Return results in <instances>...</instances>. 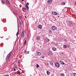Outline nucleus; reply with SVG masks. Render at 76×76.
Wrapping results in <instances>:
<instances>
[{
	"label": "nucleus",
	"instance_id": "c9c22d12",
	"mask_svg": "<svg viewBox=\"0 0 76 76\" xmlns=\"http://www.w3.org/2000/svg\"><path fill=\"white\" fill-rule=\"evenodd\" d=\"M18 35H19L18 34H16V36H18Z\"/></svg>",
	"mask_w": 76,
	"mask_h": 76
},
{
	"label": "nucleus",
	"instance_id": "ea45409f",
	"mask_svg": "<svg viewBox=\"0 0 76 76\" xmlns=\"http://www.w3.org/2000/svg\"><path fill=\"white\" fill-rule=\"evenodd\" d=\"M13 12L14 13H15V12H16V11H13Z\"/></svg>",
	"mask_w": 76,
	"mask_h": 76
},
{
	"label": "nucleus",
	"instance_id": "a878e982",
	"mask_svg": "<svg viewBox=\"0 0 76 76\" xmlns=\"http://www.w3.org/2000/svg\"><path fill=\"white\" fill-rule=\"evenodd\" d=\"M26 54H29V51H28L26 52Z\"/></svg>",
	"mask_w": 76,
	"mask_h": 76
},
{
	"label": "nucleus",
	"instance_id": "a211bd4d",
	"mask_svg": "<svg viewBox=\"0 0 76 76\" xmlns=\"http://www.w3.org/2000/svg\"><path fill=\"white\" fill-rule=\"evenodd\" d=\"M65 4H66V3H65V2H62V3L61 4L62 5H65Z\"/></svg>",
	"mask_w": 76,
	"mask_h": 76
},
{
	"label": "nucleus",
	"instance_id": "4be33fe9",
	"mask_svg": "<svg viewBox=\"0 0 76 76\" xmlns=\"http://www.w3.org/2000/svg\"><path fill=\"white\" fill-rule=\"evenodd\" d=\"M26 40H25L24 43V44L25 45L26 44Z\"/></svg>",
	"mask_w": 76,
	"mask_h": 76
},
{
	"label": "nucleus",
	"instance_id": "9b49d317",
	"mask_svg": "<svg viewBox=\"0 0 76 76\" xmlns=\"http://www.w3.org/2000/svg\"><path fill=\"white\" fill-rule=\"evenodd\" d=\"M52 50H53V51H56L57 49L56 48H54V47H53L52 48Z\"/></svg>",
	"mask_w": 76,
	"mask_h": 76
},
{
	"label": "nucleus",
	"instance_id": "20e7f679",
	"mask_svg": "<svg viewBox=\"0 0 76 76\" xmlns=\"http://www.w3.org/2000/svg\"><path fill=\"white\" fill-rule=\"evenodd\" d=\"M25 34V30H23L22 31V33L21 34V37L22 38H23L24 37V35Z\"/></svg>",
	"mask_w": 76,
	"mask_h": 76
},
{
	"label": "nucleus",
	"instance_id": "393cba45",
	"mask_svg": "<svg viewBox=\"0 0 76 76\" xmlns=\"http://www.w3.org/2000/svg\"><path fill=\"white\" fill-rule=\"evenodd\" d=\"M17 72H18V75H20V72L18 71H17Z\"/></svg>",
	"mask_w": 76,
	"mask_h": 76
},
{
	"label": "nucleus",
	"instance_id": "f8f14e48",
	"mask_svg": "<svg viewBox=\"0 0 76 76\" xmlns=\"http://www.w3.org/2000/svg\"><path fill=\"white\" fill-rule=\"evenodd\" d=\"M63 47L64 48H67V46L66 45H64L63 46Z\"/></svg>",
	"mask_w": 76,
	"mask_h": 76
},
{
	"label": "nucleus",
	"instance_id": "b1692460",
	"mask_svg": "<svg viewBox=\"0 0 76 76\" xmlns=\"http://www.w3.org/2000/svg\"><path fill=\"white\" fill-rule=\"evenodd\" d=\"M42 58H45V56H42Z\"/></svg>",
	"mask_w": 76,
	"mask_h": 76
},
{
	"label": "nucleus",
	"instance_id": "39448f33",
	"mask_svg": "<svg viewBox=\"0 0 76 76\" xmlns=\"http://www.w3.org/2000/svg\"><path fill=\"white\" fill-rule=\"evenodd\" d=\"M53 54V52L51 51H49L48 52V55H51Z\"/></svg>",
	"mask_w": 76,
	"mask_h": 76
},
{
	"label": "nucleus",
	"instance_id": "f257e3e1",
	"mask_svg": "<svg viewBox=\"0 0 76 76\" xmlns=\"http://www.w3.org/2000/svg\"><path fill=\"white\" fill-rule=\"evenodd\" d=\"M26 6L25 7H23L22 8V10H23V11H25V10H26V9H27V10H28L29 9V7H28V5L27 4H26Z\"/></svg>",
	"mask_w": 76,
	"mask_h": 76
},
{
	"label": "nucleus",
	"instance_id": "412c9836",
	"mask_svg": "<svg viewBox=\"0 0 76 76\" xmlns=\"http://www.w3.org/2000/svg\"><path fill=\"white\" fill-rule=\"evenodd\" d=\"M38 67H39V65H38V64H37V68H38Z\"/></svg>",
	"mask_w": 76,
	"mask_h": 76
},
{
	"label": "nucleus",
	"instance_id": "2f4dec72",
	"mask_svg": "<svg viewBox=\"0 0 76 76\" xmlns=\"http://www.w3.org/2000/svg\"><path fill=\"white\" fill-rule=\"evenodd\" d=\"M17 34H19V30L18 31Z\"/></svg>",
	"mask_w": 76,
	"mask_h": 76
},
{
	"label": "nucleus",
	"instance_id": "aec40b11",
	"mask_svg": "<svg viewBox=\"0 0 76 76\" xmlns=\"http://www.w3.org/2000/svg\"><path fill=\"white\" fill-rule=\"evenodd\" d=\"M37 40H38V41H39V40H40V38L39 37H37Z\"/></svg>",
	"mask_w": 76,
	"mask_h": 76
},
{
	"label": "nucleus",
	"instance_id": "7ed1b4c3",
	"mask_svg": "<svg viewBox=\"0 0 76 76\" xmlns=\"http://www.w3.org/2000/svg\"><path fill=\"white\" fill-rule=\"evenodd\" d=\"M51 28L53 31H56L57 29V28L56 26H53L51 27Z\"/></svg>",
	"mask_w": 76,
	"mask_h": 76
},
{
	"label": "nucleus",
	"instance_id": "f03ea898",
	"mask_svg": "<svg viewBox=\"0 0 76 76\" xmlns=\"http://www.w3.org/2000/svg\"><path fill=\"white\" fill-rule=\"evenodd\" d=\"M55 66L56 67H58V68L60 67V65H59L58 63L56 62L55 64Z\"/></svg>",
	"mask_w": 76,
	"mask_h": 76
},
{
	"label": "nucleus",
	"instance_id": "37998d69",
	"mask_svg": "<svg viewBox=\"0 0 76 76\" xmlns=\"http://www.w3.org/2000/svg\"><path fill=\"white\" fill-rule=\"evenodd\" d=\"M9 37H10V36H9Z\"/></svg>",
	"mask_w": 76,
	"mask_h": 76
},
{
	"label": "nucleus",
	"instance_id": "5701e85b",
	"mask_svg": "<svg viewBox=\"0 0 76 76\" xmlns=\"http://www.w3.org/2000/svg\"><path fill=\"white\" fill-rule=\"evenodd\" d=\"M61 76H64V74L63 73H61Z\"/></svg>",
	"mask_w": 76,
	"mask_h": 76
},
{
	"label": "nucleus",
	"instance_id": "a19ab883",
	"mask_svg": "<svg viewBox=\"0 0 76 76\" xmlns=\"http://www.w3.org/2000/svg\"><path fill=\"white\" fill-rule=\"evenodd\" d=\"M22 1H24V0H22Z\"/></svg>",
	"mask_w": 76,
	"mask_h": 76
},
{
	"label": "nucleus",
	"instance_id": "9d476101",
	"mask_svg": "<svg viewBox=\"0 0 76 76\" xmlns=\"http://www.w3.org/2000/svg\"><path fill=\"white\" fill-rule=\"evenodd\" d=\"M38 27L39 28V29H41L42 28V26L41 25H39Z\"/></svg>",
	"mask_w": 76,
	"mask_h": 76
},
{
	"label": "nucleus",
	"instance_id": "c03bdc74",
	"mask_svg": "<svg viewBox=\"0 0 76 76\" xmlns=\"http://www.w3.org/2000/svg\"><path fill=\"white\" fill-rule=\"evenodd\" d=\"M75 67H76V66H75Z\"/></svg>",
	"mask_w": 76,
	"mask_h": 76
},
{
	"label": "nucleus",
	"instance_id": "f3484780",
	"mask_svg": "<svg viewBox=\"0 0 76 76\" xmlns=\"http://www.w3.org/2000/svg\"><path fill=\"white\" fill-rule=\"evenodd\" d=\"M50 64H53V62L52 61H50Z\"/></svg>",
	"mask_w": 76,
	"mask_h": 76
},
{
	"label": "nucleus",
	"instance_id": "dca6fc26",
	"mask_svg": "<svg viewBox=\"0 0 76 76\" xmlns=\"http://www.w3.org/2000/svg\"><path fill=\"white\" fill-rule=\"evenodd\" d=\"M47 73L48 75H50V72H49V71H48V70H47Z\"/></svg>",
	"mask_w": 76,
	"mask_h": 76
},
{
	"label": "nucleus",
	"instance_id": "c756f323",
	"mask_svg": "<svg viewBox=\"0 0 76 76\" xmlns=\"http://www.w3.org/2000/svg\"><path fill=\"white\" fill-rule=\"evenodd\" d=\"M14 66L15 67H16V68H17V67H16V66H17L16 65H14Z\"/></svg>",
	"mask_w": 76,
	"mask_h": 76
},
{
	"label": "nucleus",
	"instance_id": "6ab92c4d",
	"mask_svg": "<svg viewBox=\"0 0 76 76\" xmlns=\"http://www.w3.org/2000/svg\"><path fill=\"white\" fill-rule=\"evenodd\" d=\"M6 2L7 3H8V4H9V3H10V1H6Z\"/></svg>",
	"mask_w": 76,
	"mask_h": 76
},
{
	"label": "nucleus",
	"instance_id": "c85d7f7f",
	"mask_svg": "<svg viewBox=\"0 0 76 76\" xmlns=\"http://www.w3.org/2000/svg\"><path fill=\"white\" fill-rule=\"evenodd\" d=\"M18 64H19V63H20V60H19L18 61Z\"/></svg>",
	"mask_w": 76,
	"mask_h": 76
},
{
	"label": "nucleus",
	"instance_id": "473e14b6",
	"mask_svg": "<svg viewBox=\"0 0 76 76\" xmlns=\"http://www.w3.org/2000/svg\"><path fill=\"white\" fill-rule=\"evenodd\" d=\"M20 23V26H21V25H22V22H21Z\"/></svg>",
	"mask_w": 76,
	"mask_h": 76
},
{
	"label": "nucleus",
	"instance_id": "6e6552de",
	"mask_svg": "<svg viewBox=\"0 0 76 76\" xmlns=\"http://www.w3.org/2000/svg\"><path fill=\"white\" fill-rule=\"evenodd\" d=\"M59 63H60V64H62L63 65H64V63H63V61H60Z\"/></svg>",
	"mask_w": 76,
	"mask_h": 76
},
{
	"label": "nucleus",
	"instance_id": "4c0bfd02",
	"mask_svg": "<svg viewBox=\"0 0 76 76\" xmlns=\"http://www.w3.org/2000/svg\"><path fill=\"white\" fill-rule=\"evenodd\" d=\"M8 39H9V38H7L6 39H7V40H8Z\"/></svg>",
	"mask_w": 76,
	"mask_h": 76
},
{
	"label": "nucleus",
	"instance_id": "bb28decb",
	"mask_svg": "<svg viewBox=\"0 0 76 76\" xmlns=\"http://www.w3.org/2000/svg\"><path fill=\"white\" fill-rule=\"evenodd\" d=\"M73 75H74V76H76V73H74Z\"/></svg>",
	"mask_w": 76,
	"mask_h": 76
},
{
	"label": "nucleus",
	"instance_id": "0eeeda50",
	"mask_svg": "<svg viewBox=\"0 0 76 76\" xmlns=\"http://www.w3.org/2000/svg\"><path fill=\"white\" fill-rule=\"evenodd\" d=\"M52 1H53V0H48V3L49 4H50V3H52Z\"/></svg>",
	"mask_w": 76,
	"mask_h": 76
},
{
	"label": "nucleus",
	"instance_id": "58836bf2",
	"mask_svg": "<svg viewBox=\"0 0 76 76\" xmlns=\"http://www.w3.org/2000/svg\"><path fill=\"white\" fill-rule=\"evenodd\" d=\"M14 70L15 71L16 70V69L14 68Z\"/></svg>",
	"mask_w": 76,
	"mask_h": 76
},
{
	"label": "nucleus",
	"instance_id": "79ce46f5",
	"mask_svg": "<svg viewBox=\"0 0 76 76\" xmlns=\"http://www.w3.org/2000/svg\"><path fill=\"white\" fill-rule=\"evenodd\" d=\"M21 23V22H20V23Z\"/></svg>",
	"mask_w": 76,
	"mask_h": 76
},
{
	"label": "nucleus",
	"instance_id": "72a5a7b5",
	"mask_svg": "<svg viewBox=\"0 0 76 76\" xmlns=\"http://www.w3.org/2000/svg\"><path fill=\"white\" fill-rule=\"evenodd\" d=\"M47 40L48 41H50V40L48 39H47Z\"/></svg>",
	"mask_w": 76,
	"mask_h": 76
},
{
	"label": "nucleus",
	"instance_id": "423d86ee",
	"mask_svg": "<svg viewBox=\"0 0 76 76\" xmlns=\"http://www.w3.org/2000/svg\"><path fill=\"white\" fill-rule=\"evenodd\" d=\"M52 13L53 15H57V13L55 12H52Z\"/></svg>",
	"mask_w": 76,
	"mask_h": 76
},
{
	"label": "nucleus",
	"instance_id": "7c9ffc66",
	"mask_svg": "<svg viewBox=\"0 0 76 76\" xmlns=\"http://www.w3.org/2000/svg\"><path fill=\"white\" fill-rule=\"evenodd\" d=\"M19 18H20V19H22V17L21 16H19Z\"/></svg>",
	"mask_w": 76,
	"mask_h": 76
},
{
	"label": "nucleus",
	"instance_id": "e433bc0d",
	"mask_svg": "<svg viewBox=\"0 0 76 76\" xmlns=\"http://www.w3.org/2000/svg\"><path fill=\"white\" fill-rule=\"evenodd\" d=\"M27 4L28 5H29V3L28 2L27 3Z\"/></svg>",
	"mask_w": 76,
	"mask_h": 76
},
{
	"label": "nucleus",
	"instance_id": "ddd939ff",
	"mask_svg": "<svg viewBox=\"0 0 76 76\" xmlns=\"http://www.w3.org/2000/svg\"><path fill=\"white\" fill-rule=\"evenodd\" d=\"M11 54H12V52H11L10 53H9L7 55V56H8V57H10V56Z\"/></svg>",
	"mask_w": 76,
	"mask_h": 76
},
{
	"label": "nucleus",
	"instance_id": "2eb2a0df",
	"mask_svg": "<svg viewBox=\"0 0 76 76\" xmlns=\"http://www.w3.org/2000/svg\"><path fill=\"white\" fill-rule=\"evenodd\" d=\"M1 3L2 4H4V1L2 0Z\"/></svg>",
	"mask_w": 76,
	"mask_h": 76
},
{
	"label": "nucleus",
	"instance_id": "4468645a",
	"mask_svg": "<svg viewBox=\"0 0 76 76\" xmlns=\"http://www.w3.org/2000/svg\"><path fill=\"white\" fill-rule=\"evenodd\" d=\"M9 57H10L9 56H7L6 58V60H9Z\"/></svg>",
	"mask_w": 76,
	"mask_h": 76
},
{
	"label": "nucleus",
	"instance_id": "1a4fd4ad",
	"mask_svg": "<svg viewBox=\"0 0 76 76\" xmlns=\"http://www.w3.org/2000/svg\"><path fill=\"white\" fill-rule=\"evenodd\" d=\"M36 53L38 55H41V53L39 51H37Z\"/></svg>",
	"mask_w": 76,
	"mask_h": 76
},
{
	"label": "nucleus",
	"instance_id": "f704fd0d",
	"mask_svg": "<svg viewBox=\"0 0 76 76\" xmlns=\"http://www.w3.org/2000/svg\"><path fill=\"white\" fill-rule=\"evenodd\" d=\"M74 5H75V6H76V1H75V4H74Z\"/></svg>",
	"mask_w": 76,
	"mask_h": 76
},
{
	"label": "nucleus",
	"instance_id": "cd10ccee",
	"mask_svg": "<svg viewBox=\"0 0 76 76\" xmlns=\"http://www.w3.org/2000/svg\"><path fill=\"white\" fill-rule=\"evenodd\" d=\"M49 33H50V34H52V31H50Z\"/></svg>",
	"mask_w": 76,
	"mask_h": 76
}]
</instances>
